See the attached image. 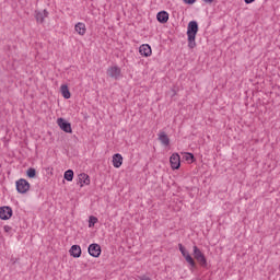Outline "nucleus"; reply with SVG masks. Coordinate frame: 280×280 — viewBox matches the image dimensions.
I'll return each mask as SVG.
<instances>
[{
    "mask_svg": "<svg viewBox=\"0 0 280 280\" xmlns=\"http://www.w3.org/2000/svg\"><path fill=\"white\" fill-rule=\"evenodd\" d=\"M156 20L159 23L165 24L167 21H170V13H167V11H160L156 14Z\"/></svg>",
    "mask_w": 280,
    "mask_h": 280,
    "instance_id": "nucleus-12",
    "label": "nucleus"
},
{
    "mask_svg": "<svg viewBox=\"0 0 280 280\" xmlns=\"http://www.w3.org/2000/svg\"><path fill=\"white\" fill-rule=\"evenodd\" d=\"M78 183L81 185V187H84V185H91V177L86 173L79 174Z\"/></svg>",
    "mask_w": 280,
    "mask_h": 280,
    "instance_id": "nucleus-13",
    "label": "nucleus"
},
{
    "mask_svg": "<svg viewBox=\"0 0 280 280\" xmlns=\"http://www.w3.org/2000/svg\"><path fill=\"white\" fill-rule=\"evenodd\" d=\"M179 252L182 253L183 257L191 266V268H196V260H194V257H191V254L183 246V244H178Z\"/></svg>",
    "mask_w": 280,
    "mask_h": 280,
    "instance_id": "nucleus-4",
    "label": "nucleus"
},
{
    "mask_svg": "<svg viewBox=\"0 0 280 280\" xmlns=\"http://www.w3.org/2000/svg\"><path fill=\"white\" fill-rule=\"evenodd\" d=\"M205 3H212L214 0H203Z\"/></svg>",
    "mask_w": 280,
    "mask_h": 280,
    "instance_id": "nucleus-26",
    "label": "nucleus"
},
{
    "mask_svg": "<svg viewBox=\"0 0 280 280\" xmlns=\"http://www.w3.org/2000/svg\"><path fill=\"white\" fill-rule=\"evenodd\" d=\"M139 54L148 58L152 56V47L149 44H142L139 48Z\"/></svg>",
    "mask_w": 280,
    "mask_h": 280,
    "instance_id": "nucleus-10",
    "label": "nucleus"
},
{
    "mask_svg": "<svg viewBox=\"0 0 280 280\" xmlns=\"http://www.w3.org/2000/svg\"><path fill=\"white\" fill-rule=\"evenodd\" d=\"M192 255L196 261H198V264L201 266V268H207L208 266L207 256H205L202 250H200V248H198V246L196 245L192 247Z\"/></svg>",
    "mask_w": 280,
    "mask_h": 280,
    "instance_id": "nucleus-2",
    "label": "nucleus"
},
{
    "mask_svg": "<svg viewBox=\"0 0 280 280\" xmlns=\"http://www.w3.org/2000/svg\"><path fill=\"white\" fill-rule=\"evenodd\" d=\"M107 75L114 80H119L121 78V68L118 66H112L107 69Z\"/></svg>",
    "mask_w": 280,
    "mask_h": 280,
    "instance_id": "nucleus-7",
    "label": "nucleus"
},
{
    "mask_svg": "<svg viewBox=\"0 0 280 280\" xmlns=\"http://www.w3.org/2000/svg\"><path fill=\"white\" fill-rule=\"evenodd\" d=\"M73 176H74L73 170H68L63 174V178L65 180H68V183H71V180H73Z\"/></svg>",
    "mask_w": 280,
    "mask_h": 280,
    "instance_id": "nucleus-19",
    "label": "nucleus"
},
{
    "mask_svg": "<svg viewBox=\"0 0 280 280\" xmlns=\"http://www.w3.org/2000/svg\"><path fill=\"white\" fill-rule=\"evenodd\" d=\"M186 34L188 36V47L189 49H194L196 47V36L198 34V22L190 21L188 23V28Z\"/></svg>",
    "mask_w": 280,
    "mask_h": 280,
    "instance_id": "nucleus-1",
    "label": "nucleus"
},
{
    "mask_svg": "<svg viewBox=\"0 0 280 280\" xmlns=\"http://www.w3.org/2000/svg\"><path fill=\"white\" fill-rule=\"evenodd\" d=\"M4 231H10V226H4Z\"/></svg>",
    "mask_w": 280,
    "mask_h": 280,
    "instance_id": "nucleus-27",
    "label": "nucleus"
},
{
    "mask_svg": "<svg viewBox=\"0 0 280 280\" xmlns=\"http://www.w3.org/2000/svg\"><path fill=\"white\" fill-rule=\"evenodd\" d=\"M16 261H19V258H15V260H13V264H16Z\"/></svg>",
    "mask_w": 280,
    "mask_h": 280,
    "instance_id": "nucleus-28",
    "label": "nucleus"
},
{
    "mask_svg": "<svg viewBox=\"0 0 280 280\" xmlns=\"http://www.w3.org/2000/svg\"><path fill=\"white\" fill-rule=\"evenodd\" d=\"M26 176H27L28 178H36V168L30 167V168L26 171Z\"/></svg>",
    "mask_w": 280,
    "mask_h": 280,
    "instance_id": "nucleus-22",
    "label": "nucleus"
},
{
    "mask_svg": "<svg viewBox=\"0 0 280 280\" xmlns=\"http://www.w3.org/2000/svg\"><path fill=\"white\" fill-rule=\"evenodd\" d=\"M49 16V12L47 10H44L42 12H36L35 19L37 23H45V19Z\"/></svg>",
    "mask_w": 280,
    "mask_h": 280,
    "instance_id": "nucleus-15",
    "label": "nucleus"
},
{
    "mask_svg": "<svg viewBox=\"0 0 280 280\" xmlns=\"http://www.w3.org/2000/svg\"><path fill=\"white\" fill-rule=\"evenodd\" d=\"M196 0H184L185 3H187V5H194V2Z\"/></svg>",
    "mask_w": 280,
    "mask_h": 280,
    "instance_id": "nucleus-23",
    "label": "nucleus"
},
{
    "mask_svg": "<svg viewBox=\"0 0 280 280\" xmlns=\"http://www.w3.org/2000/svg\"><path fill=\"white\" fill-rule=\"evenodd\" d=\"M13 211L10 206L0 207V220H10L12 218Z\"/></svg>",
    "mask_w": 280,
    "mask_h": 280,
    "instance_id": "nucleus-8",
    "label": "nucleus"
},
{
    "mask_svg": "<svg viewBox=\"0 0 280 280\" xmlns=\"http://www.w3.org/2000/svg\"><path fill=\"white\" fill-rule=\"evenodd\" d=\"M74 30L80 36H84L86 34V24L79 22L75 24Z\"/></svg>",
    "mask_w": 280,
    "mask_h": 280,
    "instance_id": "nucleus-16",
    "label": "nucleus"
},
{
    "mask_svg": "<svg viewBox=\"0 0 280 280\" xmlns=\"http://www.w3.org/2000/svg\"><path fill=\"white\" fill-rule=\"evenodd\" d=\"M159 141L162 143V145H170V137H167L165 131H161L159 133Z\"/></svg>",
    "mask_w": 280,
    "mask_h": 280,
    "instance_id": "nucleus-18",
    "label": "nucleus"
},
{
    "mask_svg": "<svg viewBox=\"0 0 280 280\" xmlns=\"http://www.w3.org/2000/svg\"><path fill=\"white\" fill-rule=\"evenodd\" d=\"M244 1H245V3H247V4H250V3H254L255 0H244Z\"/></svg>",
    "mask_w": 280,
    "mask_h": 280,
    "instance_id": "nucleus-25",
    "label": "nucleus"
},
{
    "mask_svg": "<svg viewBox=\"0 0 280 280\" xmlns=\"http://www.w3.org/2000/svg\"><path fill=\"white\" fill-rule=\"evenodd\" d=\"M71 257H74L75 259L82 257V247L80 245H72L69 250Z\"/></svg>",
    "mask_w": 280,
    "mask_h": 280,
    "instance_id": "nucleus-11",
    "label": "nucleus"
},
{
    "mask_svg": "<svg viewBox=\"0 0 280 280\" xmlns=\"http://www.w3.org/2000/svg\"><path fill=\"white\" fill-rule=\"evenodd\" d=\"M57 124L63 132H67L68 135H71V132H73V129L71 128V122L67 121V119L58 118Z\"/></svg>",
    "mask_w": 280,
    "mask_h": 280,
    "instance_id": "nucleus-5",
    "label": "nucleus"
},
{
    "mask_svg": "<svg viewBox=\"0 0 280 280\" xmlns=\"http://www.w3.org/2000/svg\"><path fill=\"white\" fill-rule=\"evenodd\" d=\"M184 160L187 161V163L191 164L195 163L196 161V156L194 155V153H185V155L183 156Z\"/></svg>",
    "mask_w": 280,
    "mask_h": 280,
    "instance_id": "nucleus-20",
    "label": "nucleus"
},
{
    "mask_svg": "<svg viewBox=\"0 0 280 280\" xmlns=\"http://www.w3.org/2000/svg\"><path fill=\"white\" fill-rule=\"evenodd\" d=\"M100 220L97 219V217L91 215L89 218V228L93 229V226H95V224H97Z\"/></svg>",
    "mask_w": 280,
    "mask_h": 280,
    "instance_id": "nucleus-21",
    "label": "nucleus"
},
{
    "mask_svg": "<svg viewBox=\"0 0 280 280\" xmlns=\"http://www.w3.org/2000/svg\"><path fill=\"white\" fill-rule=\"evenodd\" d=\"M15 187L18 194H27L30 191V182L25 178H20L19 180L15 182Z\"/></svg>",
    "mask_w": 280,
    "mask_h": 280,
    "instance_id": "nucleus-3",
    "label": "nucleus"
},
{
    "mask_svg": "<svg viewBox=\"0 0 280 280\" xmlns=\"http://www.w3.org/2000/svg\"><path fill=\"white\" fill-rule=\"evenodd\" d=\"M88 253L91 257H100V255H102V246H100V244L92 243L88 247Z\"/></svg>",
    "mask_w": 280,
    "mask_h": 280,
    "instance_id": "nucleus-6",
    "label": "nucleus"
},
{
    "mask_svg": "<svg viewBox=\"0 0 280 280\" xmlns=\"http://www.w3.org/2000/svg\"><path fill=\"white\" fill-rule=\"evenodd\" d=\"M170 163L172 170H180V155L178 153H173L170 158Z\"/></svg>",
    "mask_w": 280,
    "mask_h": 280,
    "instance_id": "nucleus-9",
    "label": "nucleus"
},
{
    "mask_svg": "<svg viewBox=\"0 0 280 280\" xmlns=\"http://www.w3.org/2000/svg\"><path fill=\"white\" fill-rule=\"evenodd\" d=\"M61 95L65 100H71V91H69V85L62 84L60 86Z\"/></svg>",
    "mask_w": 280,
    "mask_h": 280,
    "instance_id": "nucleus-17",
    "label": "nucleus"
},
{
    "mask_svg": "<svg viewBox=\"0 0 280 280\" xmlns=\"http://www.w3.org/2000/svg\"><path fill=\"white\" fill-rule=\"evenodd\" d=\"M113 165L116 168H119L120 165H124V156L121 154L116 153L113 155Z\"/></svg>",
    "mask_w": 280,
    "mask_h": 280,
    "instance_id": "nucleus-14",
    "label": "nucleus"
},
{
    "mask_svg": "<svg viewBox=\"0 0 280 280\" xmlns=\"http://www.w3.org/2000/svg\"><path fill=\"white\" fill-rule=\"evenodd\" d=\"M140 280H152V279L150 277H148V276H141Z\"/></svg>",
    "mask_w": 280,
    "mask_h": 280,
    "instance_id": "nucleus-24",
    "label": "nucleus"
}]
</instances>
